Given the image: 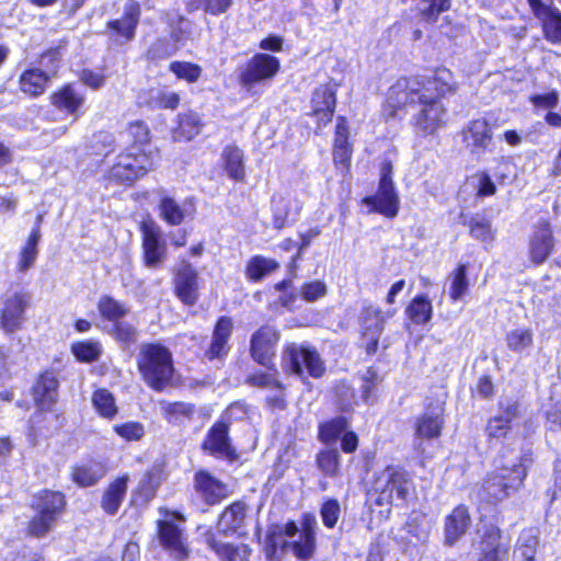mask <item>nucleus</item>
I'll return each instance as SVG.
<instances>
[{"mask_svg": "<svg viewBox=\"0 0 561 561\" xmlns=\"http://www.w3.org/2000/svg\"><path fill=\"white\" fill-rule=\"evenodd\" d=\"M458 83L454 72L437 66L430 75L400 76L387 89L380 105V119L392 123L404 119L411 108L417 107L410 124L422 136H434L447 126L448 107L444 101L456 94Z\"/></svg>", "mask_w": 561, "mask_h": 561, "instance_id": "obj_1", "label": "nucleus"}, {"mask_svg": "<svg viewBox=\"0 0 561 561\" xmlns=\"http://www.w3.org/2000/svg\"><path fill=\"white\" fill-rule=\"evenodd\" d=\"M534 462V453L528 449L517 459V462L505 465L501 462L489 470L481 480L478 489L479 500L490 506H497L519 493L529 474Z\"/></svg>", "mask_w": 561, "mask_h": 561, "instance_id": "obj_2", "label": "nucleus"}, {"mask_svg": "<svg viewBox=\"0 0 561 561\" xmlns=\"http://www.w3.org/2000/svg\"><path fill=\"white\" fill-rule=\"evenodd\" d=\"M141 381L154 392H163L174 386L176 368L171 350L161 342H145L136 357Z\"/></svg>", "mask_w": 561, "mask_h": 561, "instance_id": "obj_3", "label": "nucleus"}, {"mask_svg": "<svg viewBox=\"0 0 561 561\" xmlns=\"http://www.w3.org/2000/svg\"><path fill=\"white\" fill-rule=\"evenodd\" d=\"M68 501L60 490L44 488L32 496L30 508L33 515L24 527V536L31 539L47 537L67 511Z\"/></svg>", "mask_w": 561, "mask_h": 561, "instance_id": "obj_4", "label": "nucleus"}, {"mask_svg": "<svg viewBox=\"0 0 561 561\" xmlns=\"http://www.w3.org/2000/svg\"><path fill=\"white\" fill-rule=\"evenodd\" d=\"M370 490L376 494L375 504L378 506L391 505L396 501L397 506H407L416 497L413 472L402 465L389 463L375 472L370 481Z\"/></svg>", "mask_w": 561, "mask_h": 561, "instance_id": "obj_5", "label": "nucleus"}, {"mask_svg": "<svg viewBox=\"0 0 561 561\" xmlns=\"http://www.w3.org/2000/svg\"><path fill=\"white\" fill-rule=\"evenodd\" d=\"M160 156L161 151L158 147L152 150L136 151L124 148L105 171L104 179L110 184L131 187L157 168Z\"/></svg>", "mask_w": 561, "mask_h": 561, "instance_id": "obj_6", "label": "nucleus"}, {"mask_svg": "<svg viewBox=\"0 0 561 561\" xmlns=\"http://www.w3.org/2000/svg\"><path fill=\"white\" fill-rule=\"evenodd\" d=\"M300 535L296 540L278 542L279 533L268 530L265 537V557L268 561H278V551L290 550L299 561H309L317 552V519L312 513H304L300 517Z\"/></svg>", "mask_w": 561, "mask_h": 561, "instance_id": "obj_7", "label": "nucleus"}, {"mask_svg": "<svg viewBox=\"0 0 561 561\" xmlns=\"http://www.w3.org/2000/svg\"><path fill=\"white\" fill-rule=\"evenodd\" d=\"M280 365L288 375L302 377L305 371L313 379H321L327 373L325 362L317 348L308 343L287 342L283 346Z\"/></svg>", "mask_w": 561, "mask_h": 561, "instance_id": "obj_8", "label": "nucleus"}, {"mask_svg": "<svg viewBox=\"0 0 561 561\" xmlns=\"http://www.w3.org/2000/svg\"><path fill=\"white\" fill-rule=\"evenodd\" d=\"M362 204L369 207L368 213L379 214L393 219L400 211V196L392 180V163L385 160L380 167L377 192L362 198Z\"/></svg>", "mask_w": 561, "mask_h": 561, "instance_id": "obj_9", "label": "nucleus"}, {"mask_svg": "<svg viewBox=\"0 0 561 561\" xmlns=\"http://www.w3.org/2000/svg\"><path fill=\"white\" fill-rule=\"evenodd\" d=\"M350 427V417L336 415L318 424L317 438L324 446H331L340 439L341 450L344 454H354L359 446V436Z\"/></svg>", "mask_w": 561, "mask_h": 561, "instance_id": "obj_10", "label": "nucleus"}, {"mask_svg": "<svg viewBox=\"0 0 561 561\" xmlns=\"http://www.w3.org/2000/svg\"><path fill=\"white\" fill-rule=\"evenodd\" d=\"M279 69L280 61L276 56L255 53L239 70L237 81L243 89L250 90L259 83L272 80Z\"/></svg>", "mask_w": 561, "mask_h": 561, "instance_id": "obj_11", "label": "nucleus"}, {"mask_svg": "<svg viewBox=\"0 0 561 561\" xmlns=\"http://www.w3.org/2000/svg\"><path fill=\"white\" fill-rule=\"evenodd\" d=\"M337 88L334 81L321 83L313 89L310 96L308 116L314 118L316 128H325L333 119L337 105Z\"/></svg>", "mask_w": 561, "mask_h": 561, "instance_id": "obj_12", "label": "nucleus"}, {"mask_svg": "<svg viewBox=\"0 0 561 561\" xmlns=\"http://www.w3.org/2000/svg\"><path fill=\"white\" fill-rule=\"evenodd\" d=\"M385 323L386 318L381 308L370 301H364L358 316V324L359 336L365 340L364 350L367 356H374L377 353Z\"/></svg>", "mask_w": 561, "mask_h": 561, "instance_id": "obj_13", "label": "nucleus"}, {"mask_svg": "<svg viewBox=\"0 0 561 561\" xmlns=\"http://www.w3.org/2000/svg\"><path fill=\"white\" fill-rule=\"evenodd\" d=\"M32 294L21 289L2 297L0 308V329L5 334H12L23 328L26 310L31 306Z\"/></svg>", "mask_w": 561, "mask_h": 561, "instance_id": "obj_14", "label": "nucleus"}, {"mask_svg": "<svg viewBox=\"0 0 561 561\" xmlns=\"http://www.w3.org/2000/svg\"><path fill=\"white\" fill-rule=\"evenodd\" d=\"M199 273L187 260H181L172 272V293L179 301L193 307L199 299Z\"/></svg>", "mask_w": 561, "mask_h": 561, "instance_id": "obj_15", "label": "nucleus"}, {"mask_svg": "<svg viewBox=\"0 0 561 561\" xmlns=\"http://www.w3.org/2000/svg\"><path fill=\"white\" fill-rule=\"evenodd\" d=\"M353 152L348 119L344 115H337L332 140V161L336 172L344 178L351 176Z\"/></svg>", "mask_w": 561, "mask_h": 561, "instance_id": "obj_16", "label": "nucleus"}, {"mask_svg": "<svg viewBox=\"0 0 561 561\" xmlns=\"http://www.w3.org/2000/svg\"><path fill=\"white\" fill-rule=\"evenodd\" d=\"M234 330L233 319L220 316L216 319L210 340L204 348L202 358L208 363H225L231 352V337Z\"/></svg>", "mask_w": 561, "mask_h": 561, "instance_id": "obj_17", "label": "nucleus"}, {"mask_svg": "<svg viewBox=\"0 0 561 561\" xmlns=\"http://www.w3.org/2000/svg\"><path fill=\"white\" fill-rule=\"evenodd\" d=\"M193 489L196 496L208 508L219 506L232 494V490L226 482L206 469L194 472Z\"/></svg>", "mask_w": 561, "mask_h": 561, "instance_id": "obj_18", "label": "nucleus"}, {"mask_svg": "<svg viewBox=\"0 0 561 561\" xmlns=\"http://www.w3.org/2000/svg\"><path fill=\"white\" fill-rule=\"evenodd\" d=\"M201 449L210 456L222 457L229 462L239 459V454L230 438L229 421L218 419L207 431L201 443Z\"/></svg>", "mask_w": 561, "mask_h": 561, "instance_id": "obj_19", "label": "nucleus"}, {"mask_svg": "<svg viewBox=\"0 0 561 561\" xmlns=\"http://www.w3.org/2000/svg\"><path fill=\"white\" fill-rule=\"evenodd\" d=\"M500 414L489 417L484 427V435L489 445L503 443L510 437L513 422L522 416V407L518 400H508L500 404Z\"/></svg>", "mask_w": 561, "mask_h": 561, "instance_id": "obj_20", "label": "nucleus"}, {"mask_svg": "<svg viewBox=\"0 0 561 561\" xmlns=\"http://www.w3.org/2000/svg\"><path fill=\"white\" fill-rule=\"evenodd\" d=\"M141 236V260L148 268H159L167 257V244L161 228L152 220L139 224Z\"/></svg>", "mask_w": 561, "mask_h": 561, "instance_id": "obj_21", "label": "nucleus"}, {"mask_svg": "<svg viewBox=\"0 0 561 561\" xmlns=\"http://www.w3.org/2000/svg\"><path fill=\"white\" fill-rule=\"evenodd\" d=\"M280 340L279 331L271 324H262L250 337V357L257 365L275 364L276 348Z\"/></svg>", "mask_w": 561, "mask_h": 561, "instance_id": "obj_22", "label": "nucleus"}, {"mask_svg": "<svg viewBox=\"0 0 561 561\" xmlns=\"http://www.w3.org/2000/svg\"><path fill=\"white\" fill-rule=\"evenodd\" d=\"M140 16V3L137 0H127L122 16L108 20L105 30L113 41L127 44L136 37Z\"/></svg>", "mask_w": 561, "mask_h": 561, "instance_id": "obj_23", "label": "nucleus"}, {"mask_svg": "<svg viewBox=\"0 0 561 561\" xmlns=\"http://www.w3.org/2000/svg\"><path fill=\"white\" fill-rule=\"evenodd\" d=\"M59 379L54 368L39 371L31 387L34 405L39 412H50L59 400Z\"/></svg>", "mask_w": 561, "mask_h": 561, "instance_id": "obj_24", "label": "nucleus"}, {"mask_svg": "<svg viewBox=\"0 0 561 561\" xmlns=\"http://www.w3.org/2000/svg\"><path fill=\"white\" fill-rule=\"evenodd\" d=\"M510 539L495 524H486L479 538V558L477 561H507L510 556Z\"/></svg>", "mask_w": 561, "mask_h": 561, "instance_id": "obj_25", "label": "nucleus"}, {"mask_svg": "<svg viewBox=\"0 0 561 561\" xmlns=\"http://www.w3.org/2000/svg\"><path fill=\"white\" fill-rule=\"evenodd\" d=\"M157 535L162 548L175 560L185 561L191 549L182 529L173 520L158 519Z\"/></svg>", "mask_w": 561, "mask_h": 561, "instance_id": "obj_26", "label": "nucleus"}, {"mask_svg": "<svg viewBox=\"0 0 561 561\" xmlns=\"http://www.w3.org/2000/svg\"><path fill=\"white\" fill-rule=\"evenodd\" d=\"M534 16L540 22L545 38L551 44H561V11L550 0H527Z\"/></svg>", "mask_w": 561, "mask_h": 561, "instance_id": "obj_27", "label": "nucleus"}, {"mask_svg": "<svg viewBox=\"0 0 561 561\" xmlns=\"http://www.w3.org/2000/svg\"><path fill=\"white\" fill-rule=\"evenodd\" d=\"M556 239L551 224L547 219L539 220L529 237L528 256L535 266H539L553 253Z\"/></svg>", "mask_w": 561, "mask_h": 561, "instance_id": "obj_28", "label": "nucleus"}, {"mask_svg": "<svg viewBox=\"0 0 561 561\" xmlns=\"http://www.w3.org/2000/svg\"><path fill=\"white\" fill-rule=\"evenodd\" d=\"M461 138L472 154L485 153L493 145L492 126L483 117L473 118L461 129Z\"/></svg>", "mask_w": 561, "mask_h": 561, "instance_id": "obj_29", "label": "nucleus"}, {"mask_svg": "<svg viewBox=\"0 0 561 561\" xmlns=\"http://www.w3.org/2000/svg\"><path fill=\"white\" fill-rule=\"evenodd\" d=\"M84 103L85 96L71 82L61 84L49 94V104L65 116H72L75 121L83 115Z\"/></svg>", "mask_w": 561, "mask_h": 561, "instance_id": "obj_30", "label": "nucleus"}, {"mask_svg": "<svg viewBox=\"0 0 561 561\" xmlns=\"http://www.w3.org/2000/svg\"><path fill=\"white\" fill-rule=\"evenodd\" d=\"M205 545L218 561H251L253 549L245 542L222 541L213 531L205 534Z\"/></svg>", "mask_w": 561, "mask_h": 561, "instance_id": "obj_31", "label": "nucleus"}, {"mask_svg": "<svg viewBox=\"0 0 561 561\" xmlns=\"http://www.w3.org/2000/svg\"><path fill=\"white\" fill-rule=\"evenodd\" d=\"M471 522L468 505H456L444 518V545L454 547L467 534Z\"/></svg>", "mask_w": 561, "mask_h": 561, "instance_id": "obj_32", "label": "nucleus"}, {"mask_svg": "<svg viewBox=\"0 0 561 561\" xmlns=\"http://www.w3.org/2000/svg\"><path fill=\"white\" fill-rule=\"evenodd\" d=\"M55 76L56 71L48 72L38 67H28L19 76V90L28 99H37L46 92Z\"/></svg>", "mask_w": 561, "mask_h": 561, "instance_id": "obj_33", "label": "nucleus"}, {"mask_svg": "<svg viewBox=\"0 0 561 561\" xmlns=\"http://www.w3.org/2000/svg\"><path fill=\"white\" fill-rule=\"evenodd\" d=\"M444 423V409L438 405L433 409L427 407L413 423L414 436L417 439H437L442 436Z\"/></svg>", "mask_w": 561, "mask_h": 561, "instance_id": "obj_34", "label": "nucleus"}, {"mask_svg": "<svg viewBox=\"0 0 561 561\" xmlns=\"http://www.w3.org/2000/svg\"><path fill=\"white\" fill-rule=\"evenodd\" d=\"M248 506L243 500H236L224 507L217 518L218 533L233 536L245 525Z\"/></svg>", "mask_w": 561, "mask_h": 561, "instance_id": "obj_35", "label": "nucleus"}, {"mask_svg": "<svg viewBox=\"0 0 561 561\" xmlns=\"http://www.w3.org/2000/svg\"><path fill=\"white\" fill-rule=\"evenodd\" d=\"M204 126L205 123L196 111L181 112L175 117V124L171 131L172 138L180 142L191 141L202 133Z\"/></svg>", "mask_w": 561, "mask_h": 561, "instance_id": "obj_36", "label": "nucleus"}, {"mask_svg": "<svg viewBox=\"0 0 561 561\" xmlns=\"http://www.w3.org/2000/svg\"><path fill=\"white\" fill-rule=\"evenodd\" d=\"M220 161L222 170L231 181L245 182V156L241 148L236 144L226 145L222 148Z\"/></svg>", "mask_w": 561, "mask_h": 561, "instance_id": "obj_37", "label": "nucleus"}, {"mask_svg": "<svg viewBox=\"0 0 561 561\" xmlns=\"http://www.w3.org/2000/svg\"><path fill=\"white\" fill-rule=\"evenodd\" d=\"M279 267L280 264L276 259L254 254L245 262L243 274L248 283L259 284L278 271Z\"/></svg>", "mask_w": 561, "mask_h": 561, "instance_id": "obj_38", "label": "nucleus"}, {"mask_svg": "<svg viewBox=\"0 0 561 561\" xmlns=\"http://www.w3.org/2000/svg\"><path fill=\"white\" fill-rule=\"evenodd\" d=\"M123 134L130 150H152L153 135L150 126L144 119H134L126 124Z\"/></svg>", "mask_w": 561, "mask_h": 561, "instance_id": "obj_39", "label": "nucleus"}, {"mask_svg": "<svg viewBox=\"0 0 561 561\" xmlns=\"http://www.w3.org/2000/svg\"><path fill=\"white\" fill-rule=\"evenodd\" d=\"M129 478L127 474L116 477L105 488L100 505L103 512L107 515H115L127 493Z\"/></svg>", "mask_w": 561, "mask_h": 561, "instance_id": "obj_40", "label": "nucleus"}, {"mask_svg": "<svg viewBox=\"0 0 561 561\" xmlns=\"http://www.w3.org/2000/svg\"><path fill=\"white\" fill-rule=\"evenodd\" d=\"M43 221L42 215H37L35 225L33 226L25 243L20 250L19 261L16 264L18 272H26L31 268L38 255V243L41 241V225Z\"/></svg>", "mask_w": 561, "mask_h": 561, "instance_id": "obj_41", "label": "nucleus"}, {"mask_svg": "<svg viewBox=\"0 0 561 561\" xmlns=\"http://www.w3.org/2000/svg\"><path fill=\"white\" fill-rule=\"evenodd\" d=\"M405 318L414 325H425L433 318V305L426 294H417L405 307Z\"/></svg>", "mask_w": 561, "mask_h": 561, "instance_id": "obj_42", "label": "nucleus"}, {"mask_svg": "<svg viewBox=\"0 0 561 561\" xmlns=\"http://www.w3.org/2000/svg\"><path fill=\"white\" fill-rule=\"evenodd\" d=\"M261 366L265 367V370H255L249 374L244 379V383L253 388L284 391L286 387L278 378L276 365L272 364Z\"/></svg>", "mask_w": 561, "mask_h": 561, "instance_id": "obj_43", "label": "nucleus"}, {"mask_svg": "<svg viewBox=\"0 0 561 561\" xmlns=\"http://www.w3.org/2000/svg\"><path fill=\"white\" fill-rule=\"evenodd\" d=\"M144 103L150 110L175 111L181 105V95L179 92L169 91L167 87L149 89Z\"/></svg>", "mask_w": 561, "mask_h": 561, "instance_id": "obj_44", "label": "nucleus"}, {"mask_svg": "<svg viewBox=\"0 0 561 561\" xmlns=\"http://www.w3.org/2000/svg\"><path fill=\"white\" fill-rule=\"evenodd\" d=\"M96 414L107 421L114 420L119 412L115 396L106 388H98L91 396Z\"/></svg>", "mask_w": 561, "mask_h": 561, "instance_id": "obj_45", "label": "nucleus"}, {"mask_svg": "<svg viewBox=\"0 0 561 561\" xmlns=\"http://www.w3.org/2000/svg\"><path fill=\"white\" fill-rule=\"evenodd\" d=\"M161 413L168 423L182 424L194 419L196 407L184 401L165 402L161 405Z\"/></svg>", "mask_w": 561, "mask_h": 561, "instance_id": "obj_46", "label": "nucleus"}, {"mask_svg": "<svg viewBox=\"0 0 561 561\" xmlns=\"http://www.w3.org/2000/svg\"><path fill=\"white\" fill-rule=\"evenodd\" d=\"M448 297L451 302L461 300L469 291L468 264L458 263L449 274Z\"/></svg>", "mask_w": 561, "mask_h": 561, "instance_id": "obj_47", "label": "nucleus"}, {"mask_svg": "<svg viewBox=\"0 0 561 561\" xmlns=\"http://www.w3.org/2000/svg\"><path fill=\"white\" fill-rule=\"evenodd\" d=\"M96 308L101 319L111 324L124 319L129 313L126 304L110 295H102L98 300Z\"/></svg>", "mask_w": 561, "mask_h": 561, "instance_id": "obj_48", "label": "nucleus"}, {"mask_svg": "<svg viewBox=\"0 0 561 561\" xmlns=\"http://www.w3.org/2000/svg\"><path fill=\"white\" fill-rule=\"evenodd\" d=\"M103 474L100 465L77 463L71 467L70 479L79 488H90L95 485Z\"/></svg>", "mask_w": 561, "mask_h": 561, "instance_id": "obj_49", "label": "nucleus"}, {"mask_svg": "<svg viewBox=\"0 0 561 561\" xmlns=\"http://www.w3.org/2000/svg\"><path fill=\"white\" fill-rule=\"evenodd\" d=\"M70 351L76 360L83 364L99 360L103 353L101 342L94 339L76 341L70 345Z\"/></svg>", "mask_w": 561, "mask_h": 561, "instance_id": "obj_50", "label": "nucleus"}, {"mask_svg": "<svg viewBox=\"0 0 561 561\" xmlns=\"http://www.w3.org/2000/svg\"><path fill=\"white\" fill-rule=\"evenodd\" d=\"M316 466L327 478H335L341 472V455L334 447L327 446L316 455Z\"/></svg>", "mask_w": 561, "mask_h": 561, "instance_id": "obj_51", "label": "nucleus"}, {"mask_svg": "<svg viewBox=\"0 0 561 561\" xmlns=\"http://www.w3.org/2000/svg\"><path fill=\"white\" fill-rule=\"evenodd\" d=\"M107 333L124 350L130 348L138 342L139 332L136 325L123 319L112 323Z\"/></svg>", "mask_w": 561, "mask_h": 561, "instance_id": "obj_52", "label": "nucleus"}, {"mask_svg": "<svg viewBox=\"0 0 561 561\" xmlns=\"http://www.w3.org/2000/svg\"><path fill=\"white\" fill-rule=\"evenodd\" d=\"M158 210L160 218L169 226H180L186 218V210L171 196L159 199Z\"/></svg>", "mask_w": 561, "mask_h": 561, "instance_id": "obj_53", "label": "nucleus"}, {"mask_svg": "<svg viewBox=\"0 0 561 561\" xmlns=\"http://www.w3.org/2000/svg\"><path fill=\"white\" fill-rule=\"evenodd\" d=\"M160 484V473L156 470H148L139 481L135 490V495L141 503H149L156 497Z\"/></svg>", "mask_w": 561, "mask_h": 561, "instance_id": "obj_54", "label": "nucleus"}, {"mask_svg": "<svg viewBox=\"0 0 561 561\" xmlns=\"http://www.w3.org/2000/svg\"><path fill=\"white\" fill-rule=\"evenodd\" d=\"M169 70L178 80H183L190 84L197 82L203 72V68L198 64L185 60L170 62Z\"/></svg>", "mask_w": 561, "mask_h": 561, "instance_id": "obj_55", "label": "nucleus"}, {"mask_svg": "<svg viewBox=\"0 0 561 561\" xmlns=\"http://www.w3.org/2000/svg\"><path fill=\"white\" fill-rule=\"evenodd\" d=\"M505 343L510 351L522 353L534 344V333L529 328L514 329L506 333Z\"/></svg>", "mask_w": 561, "mask_h": 561, "instance_id": "obj_56", "label": "nucleus"}, {"mask_svg": "<svg viewBox=\"0 0 561 561\" xmlns=\"http://www.w3.org/2000/svg\"><path fill=\"white\" fill-rule=\"evenodd\" d=\"M468 226L469 234L480 242H492L495 238V230L490 219L472 217L469 221L463 222Z\"/></svg>", "mask_w": 561, "mask_h": 561, "instance_id": "obj_57", "label": "nucleus"}, {"mask_svg": "<svg viewBox=\"0 0 561 561\" xmlns=\"http://www.w3.org/2000/svg\"><path fill=\"white\" fill-rule=\"evenodd\" d=\"M381 382V377L374 367H368L362 377L360 399L366 404H373L377 399V387Z\"/></svg>", "mask_w": 561, "mask_h": 561, "instance_id": "obj_58", "label": "nucleus"}, {"mask_svg": "<svg viewBox=\"0 0 561 561\" xmlns=\"http://www.w3.org/2000/svg\"><path fill=\"white\" fill-rule=\"evenodd\" d=\"M272 224L274 229L283 230L289 222V201L282 195L272 196Z\"/></svg>", "mask_w": 561, "mask_h": 561, "instance_id": "obj_59", "label": "nucleus"}, {"mask_svg": "<svg viewBox=\"0 0 561 561\" xmlns=\"http://www.w3.org/2000/svg\"><path fill=\"white\" fill-rule=\"evenodd\" d=\"M112 431L124 442H139L146 434L145 425L139 421H126L114 424Z\"/></svg>", "mask_w": 561, "mask_h": 561, "instance_id": "obj_60", "label": "nucleus"}, {"mask_svg": "<svg viewBox=\"0 0 561 561\" xmlns=\"http://www.w3.org/2000/svg\"><path fill=\"white\" fill-rule=\"evenodd\" d=\"M66 44L67 41L62 39L60 41L59 45L48 47L45 50H43L36 59L37 64L48 68V72L56 71L57 73L61 61V50L66 46Z\"/></svg>", "mask_w": 561, "mask_h": 561, "instance_id": "obj_61", "label": "nucleus"}, {"mask_svg": "<svg viewBox=\"0 0 561 561\" xmlns=\"http://www.w3.org/2000/svg\"><path fill=\"white\" fill-rule=\"evenodd\" d=\"M341 515V506L336 499L330 497L325 499L320 506V516L323 525L328 529H333L340 518Z\"/></svg>", "mask_w": 561, "mask_h": 561, "instance_id": "obj_62", "label": "nucleus"}, {"mask_svg": "<svg viewBox=\"0 0 561 561\" xmlns=\"http://www.w3.org/2000/svg\"><path fill=\"white\" fill-rule=\"evenodd\" d=\"M328 293L327 284L321 279L305 282L300 286L299 295L306 302H314Z\"/></svg>", "mask_w": 561, "mask_h": 561, "instance_id": "obj_63", "label": "nucleus"}, {"mask_svg": "<svg viewBox=\"0 0 561 561\" xmlns=\"http://www.w3.org/2000/svg\"><path fill=\"white\" fill-rule=\"evenodd\" d=\"M528 101L536 111H550L559 104V93L557 90H550L541 94H531Z\"/></svg>", "mask_w": 561, "mask_h": 561, "instance_id": "obj_64", "label": "nucleus"}]
</instances>
